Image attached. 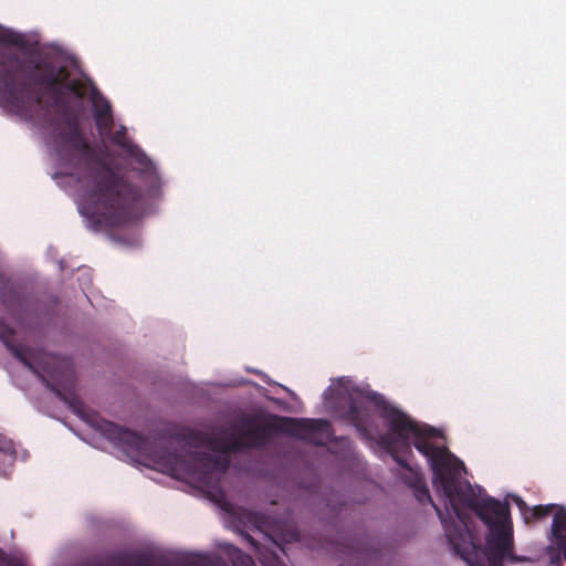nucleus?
<instances>
[{"label": "nucleus", "mask_w": 566, "mask_h": 566, "mask_svg": "<svg viewBox=\"0 0 566 566\" xmlns=\"http://www.w3.org/2000/svg\"><path fill=\"white\" fill-rule=\"evenodd\" d=\"M424 497L431 502V499H430V495H429L428 491L427 490H419V493H418L419 501H422Z\"/></svg>", "instance_id": "16"}, {"label": "nucleus", "mask_w": 566, "mask_h": 566, "mask_svg": "<svg viewBox=\"0 0 566 566\" xmlns=\"http://www.w3.org/2000/svg\"><path fill=\"white\" fill-rule=\"evenodd\" d=\"M232 551H233V554L237 555L238 558L241 559L242 564H244L245 566L252 565L253 562L249 556L243 555L240 551H238L235 548H233Z\"/></svg>", "instance_id": "15"}, {"label": "nucleus", "mask_w": 566, "mask_h": 566, "mask_svg": "<svg viewBox=\"0 0 566 566\" xmlns=\"http://www.w3.org/2000/svg\"><path fill=\"white\" fill-rule=\"evenodd\" d=\"M46 360L53 361L54 367L51 368L49 364L43 367V370L48 371L60 385L65 381H70L72 377V370L69 364L64 360H60L52 356H45Z\"/></svg>", "instance_id": "7"}, {"label": "nucleus", "mask_w": 566, "mask_h": 566, "mask_svg": "<svg viewBox=\"0 0 566 566\" xmlns=\"http://www.w3.org/2000/svg\"><path fill=\"white\" fill-rule=\"evenodd\" d=\"M12 467H8V459L2 455L0 459V473L7 475Z\"/></svg>", "instance_id": "14"}, {"label": "nucleus", "mask_w": 566, "mask_h": 566, "mask_svg": "<svg viewBox=\"0 0 566 566\" xmlns=\"http://www.w3.org/2000/svg\"><path fill=\"white\" fill-rule=\"evenodd\" d=\"M107 431L109 432V437L112 439L118 440V442L123 444H128L135 448H139L143 443V440L139 436H137L135 432L124 429L122 427H118L114 423L107 424Z\"/></svg>", "instance_id": "6"}, {"label": "nucleus", "mask_w": 566, "mask_h": 566, "mask_svg": "<svg viewBox=\"0 0 566 566\" xmlns=\"http://www.w3.org/2000/svg\"><path fill=\"white\" fill-rule=\"evenodd\" d=\"M85 185L82 199L93 213L111 224H120L130 218L137 192L128 184L102 170L87 178Z\"/></svg>", "instance_id": "4"}, {"label": "nucleus", "mask_w": 566, "mask_h": 566, "mask_svg": "<svg viewBox=\"0 0 566 566\" xmlns=\"http://www.w3.org/2000/svg\"><path fill=\"white\" fill-rule=\"evenodd\" d=\"M554 511V520L552 528L554 532L566 530V512L562 507H556Z\"/></svg>", "instance_id": "11"}, {"label": "nucleus", "mask_w": 566, "mask_h": 566, "mask_svg": "<svg viewBox=\"0 0 566 566\" xmlns=\"http://www.w3.org/2000/svg\"><path fill=\"white\" fill-rule=\"evenodd\" d=\"M104 105H109V104H108V102H106L102 98H96L94 101L95 114L106 113Z\"/></svg>", "instance_id": "13"}, {"label": "nucleus", "mask_w": 566, "mask_h": 566, "mask_svg": "<svg viewBox=\"0 0 566 566\" xmlns=\"http://www.w3.org/2000/svg\"><path fill=\"white\" fill-rule=\"evenodd\" d=\"M555 505H538L533 509V515L535 517L545 516L553 512Z\"/></svg>", "instance_id": "12"}, {"label": "nucleus", "mask_w": 566, "mask_h": 566, "mask_svg": "<svg viewBox=\"0 0 566 566\" xmlns=\"http://www.w3.org/2000/svg\"><path fill=\"white\" fill-rule=\"evenodd\" d=\"M389 423L390 432L385 443L392 453L400 449H409L410 444H413L427 458L433 473V484L449 504L446 507V515L436 505L434 507L450 543L457 546L458 537L462 536L461 527L467 528L459 505H468L490 530L486 554L491 566H502L499 562L511 556L512 551V528L507 520V507L491 497H471L470 486L459 481L464 471L463 463L444 447L434 446L433 440L439 434L436 429L419 424L397 410L389 413Z\"/></svg>", "instance_id": "1"}, {"label": "nucleus", "mask_w": 566, "mask_h": 566, "mask_svg": "<svg viewBox=\"0 0 566 566\" xmlns=\"http://www.w3.org/2000/svg\"><path fill=\"white\" fill-rule=\"evenodd\" d=\"M280 429L314 444H325L331 438V427L325 420L281 419Z\"/></svg>", "instance_id": "5"}, {"label": "nucleus", "mask_w": 566, "mask_h": 566, "mask_svg": "<svg viewBox=\"0 0 566 566\" xmlns=\"http://www.w3.org/2000/svg\"><path fill=\"white\" fill-rule=\"evenodd\" d=\"M67 144L74 148L80 155L88 156L90 149L87 143L80 135L77 127L74 124H70V136Z\"/></svg>", "instance_id": "9"}, {"label": "nucleus", "mask_w": 566, "mask_h": 566, "mask_svg": "<svg viewBox=\"0 0 566 566\" xmlns=\"http://www.w3.org/2000/svg\"><path fill=\"white\" fill-rule=\"evenodd\" d=\"M106 113L95 114L96 125L102 133L109 129L112 125L111 105H104Z\"/></svg>", "instance_id": "10"}, {"label": "nucleus", "mask_w": 566, "mask_h": 566, "mask_svg": "<svg viewBox=\"0 0 566 566\" xmlns=\"http://www.w3.org/2000/svg\"><path fill=\"white\" fill-rule=\"evenodd\" d=\"M520 506H522L523 502L521 500L516 501Z\"/></svg>", "instance_id": "18"}, {"label": "nucleus", "mask_w": 566, "mask_h": 566, "mask_svg": "<svg viewBox=\"0 0 566 566\" xmlns=\"http://www.w3.org/2000/svg\"><path fill=\"white\" fill-rule=\"evenodd\" d=\"M50 97L43 101L34 88V81L21 61L8 52H0V103L11 113L25 119L38 116L43 103L62 106L66 98L80 99L88 92L82 81L69 78L64 70L43 82Z\"/></svg>", "instance_id": "3"}, {"label": "nucleus", "mask_w": 566, "mask_h": 566, "mask_svg": "<svg viewBox=\"0 0 566 566\" xmlns=\"http://www.w3.org/2000/svg\"><path fill=\"white\" fill-rule=\"evenodd\" d=\"M352 417H353V420L355 421L356 427L359 428L361 426V420L356 415L355 408H352Z\"/></svg>", "instance_id": "17"}, {"label": "nucleus", "mask_w": 566, "mask_h": 566, "mask_svg": "<svg viewBox=\"0 0 566 566\" xmlns=\"http://www.w3.org/2000/svg\"><path fill=\"white\" fill-rule=\"evenodd\" d=\"M128 566H168L163 562H151L149 558H139ZM190 566H219V563L208 556H198Z\"/></svg>", "instance_id": "8"}, {"label": "nucleus", "mask_w": 566, "mask_h": 566, "mask_svg": "<svg viewBox=\"0 0 566 566\" xmlns=\"http://www.w3.org/2000/svg\"><path fill=\"white\" fill-rule=\"evenodd\" d=\"M259 443L258 432L250 427H232L211 437L196 434L187 442L188 450L180 453L156 454V469L174 478L212 486L226 472L228 451Z\"/></svg>", "instance_id": "2"}]
</instances>
